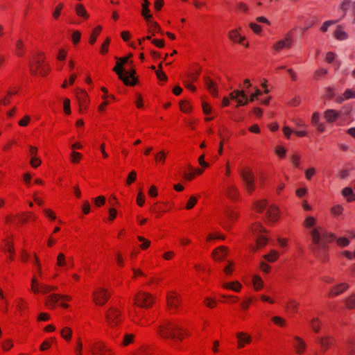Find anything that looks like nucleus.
<instances>
[{
	"label": "nucleus",
	"mask_w": 355,
	"mask_h": 355,
	"mask_svg": "<svg viewBox=\"0 0 355 355\" xmlns=\"http://www.w3.org/2000/svg\"><path fill=\"white\" fill-rule=\"evenodd\" d=\"M158 334L164 338H171L182 341L186 336L185 331L176 322L166 321L157 330Z\"/></svg>",
	"instance_id": "nucleus-1"
},
{
	"label": "nucleus",
	"mask_w": 355,
	"mask_h": 355,
	"mask_svg": "<svg viewBox=\"0 0 355 355\" xmlns=\"http://www.w3.org/2000/svg\"><path fill=\"white\" fill-rule=\"evenodd\" d=\"M312 243L314 245H320V248L322 250H325L326 243H331L336 240V236L331 233L327 232L322 226H316L313 228L309 232Z\"/></svg>",
	"instance_id": "nucleus-2"
},
{
	"label": "nucleus",
	"mask_w": 355,
	"mask_h": 355,
	"mask_svg": "<svg viewBox=\"0 0 355 355\" xmlns=\"http://www.w3.org/2000/svg\"><path fill=\"white\" fill-rule=\"evenodd\" d=\"M239 173L242 179L244 188L248 193H252L256 189L255 177L249 167L241 168Z\"/></svg>",
	"instance_id": "nucleus-3"
},
{
	"label": "nucleus",
	"mask_w": 355,
	"mask_h": 355,
	"mask_svg": "<svg viewBox=\"0 0 355 355\" xmlns=\"http://www.w3.org/2000/svg\"><path fill=\"white\" fill-rule=\"evenodd\" d=\"M106 322L110 327L114 328L122 322L121 311L115 306H111L105 314Z\"/></svg>",
	"instance_id": "nucleus-4"
},
{
	"label": "nucleus",
	"mask_w": 355,
	"mask_h": 355,
	"mask_svg": "<svg viewBox=\"0 0 355 355\" xmlns=\"http://www.w3.org/2000/svg\"><path fill=\"white\" fill-rule=\"evenodd\" d=\"M153 304V296L145 292H139L135 297V304L145 309L150 308Z\"/></svg>",
	"instance_id": "nucleus-5"
},
{
	"label": "nucleus",
	"mask_w": 355,
	"mask_h": 355,
	"mask_svg": "<svg viewBox=\"0 0 355 355\" xmlns=\"http://www.w3.org/2000/svg\"><path fill=\"white\" fill-rule=\"evenodd\" d=\"M90 352L92 355H114L112 349L101 340L91 344Z\"/></svg>",
	"instance_id": "nucleus-6"
},
{
	"label": "nucleus",
	"mask_w": 355,
	"mask_h": 355,
	"mask_svg": "<svg viewBox=\"0 0 355 355\" xmlns=\"http://www.w3.org/2000/svg\"><path fill=\"white\" fill-rule=\"evenodd\" d=\"M31 291L35 293H42L46 294L53 291L56 290V287L53 286H49L44 284H40L37 277L33 276L31 279Z\"/></svg>",
	"instance_id": "nucleus-7"
},
{
	"label": "nucleus",
	"mask_w": 355,
	"mask_h": 355,
	"mask_svg": "<svg viewBox=\"0 0 355 355\" xmlns=\"http://www.w3.org/2000/svg\"><path fill=\"white\" fill-rule=\"evenodd\" d=\"M110 293L105 288H98L93 293V299L97 305L103 306L108 300Z\"/></svg>",
	"instance_id": "nucleus-8"
},
{
	"label": "nucleus",
	"mask_w": 355,
	"mask_h": 355,
	"mask_svg": "<svg viewBox=\"0 0 355 355\" xmlns=\"http://www.w3.org/2000/svg\"><path fill=\"white\" fill-rule=\"evenodd\" d=\"M166 302L168 309L171 311H175L181 303L180 296L175 292H168L166 296Z\"/></svg>",
	"instance_id": "nucleus-9"
},
{
	"label": "nucleus",
	"mask_w": 355,
	"mask_h": 355,
	"mask_svg": "<svg viewBox=\"0 0 355 355\" xmlns=\"http://www.w3.org/2000/svg\"><path fill=\"white\" fill-rule=\"evenodd\" d=\"M317 341L320 345L321 352L324 353L334 345L335 338L332 336L327 335L318 337Z\"/></svg>",
	"instance_id": "nucleus-10"
},
{
	"label": "nucleus",
	"mask_w": 355,
	"mask_h": 355,
	"mask_svg": "<svg viewBox=\"0 0 355 355\" xmlns=\"http://www.w3.org/2000/svg\"><path fill=\"white\" fill-rule=\"evenodd\" d=\"M113 70L114 72H116L119 78L124 83L125 85L133 86L137 83V79H134L133 82H130V80H128V77L124 75L125 69L123 68V65L119 61L116 62V66Z\"/></svg>",
	"instance_id": "nucleus-11"
},
{
	"label": "nucleus",
	"mask_w": 355,
	"mask_h": 355,
	"mask_svg": "<svg viewBox=\"0 0 355 355\" xmlns=\"http://www.w3.org/2000/svg\"><path fill=\"white\" fill-rule=\"evenodd\" d=\"M225 181L226 182L225 186L226 196L233 201L237 200L239 198V189L234 184L229 182L227 180L225 179Z\"/></svg>",
	"instance_id": "nucleus-12"
},
{
	"label": "nucleus",
	"mask_w": 355,
	"mask_h": 355,
	"mask_svg": "<svg viewBox=\"0 0 355 355\" xmlns=\"http://www.w3.org/2000/svg\"><path fill=\"white\" fill-rule=\"evenodd\" d=\"M239 213L234 210L228 209L226 211L225 217L226 220L222 223L223 227L228 230L230 229L232 223L237 220L239 218Z\"/></svg>",
	"instance_id": "nucleus-13"
},
{
	"label": "nucleus",
	"mask_w": 355,
	"mask_h": 355,
	"mask_svg": "<svg viewBox=\"0 0 355 355\" xmlns=\"http://www.w3.org/2000/svg\"><path fill=\"white\" fill-rule=\"evenodd\" d=\"M293 347L297 354H303L307 347L306 342L300 336H293Z\"/></svg>",
	"instance_id": "nucleus-14"
},
{
	"label": "nucleus",
	"mask_w": 355,
	"mask_h": 355,
	"mask_svg": "<svg viewBox=\"0 0 355 355\" xmlns=\"http://www.w3.org/2000/svg\"><path fill=\"white\" fill-rule=\"evenodd\" d=\"M349 287V285L347 283L343 282L338 284H336L332 286L330 289L329 297H334L338 296L345 291H346Z\"/></svg>",
	"instance_id": "nucleus-15"
},
{
	"label": "nucleus",
	"mask_w": 355,
	"mask_h": 355,
	"mask_svg": "<svg viewBox=\"0 0 355 355\" xmlns=\"http://www.w3.org/2000/svg\"><path fill=\"white\" fill-rule=\"evenodd\" d=\"M228 254V248L224 245L216 248L212 252V258L215 261H223Z\"/></svg>",
	"instance_id": "nucleus-16"
},
{
	"label": "nucleus",
	"mask_w": 355,
	"mask_h": 355,
	"mask_svg": "<svg viewBox=\"0 0 355 355\" xmlns=\"http://www.w3.org/2000/svg\"><path fill=\"white\" fill-rule=\"evenodd\" d=\"M238 340V348H243L245 345L250 344L252 341V337L245 332H239L236 334Z\"/></svg>",
	"instance_id": "nucleus-17"
},
{
	"label": "nucleus",
	"mask_w": 355,
	"mask_h": 355,
	"mask_svg": "<svg viewBox=\"0 0 355 355\" xmlns=\"http://www.w3.org/2000/svg\"><path fill=\"white\" fill-rule=\"evenodd\" d=\"M205 85L209 93L214 97L218 96V88L216 84L209 77H205Z\"/></svg>",
	"instance_id": "nucleus-18"
},
{
	"label": "nucleus",
	"mask_w": 355,
	"mask_h": 355,
	"mask_svg": "<svg viewBox=\"0 0 355 355\" xmlns=\"http://www.w3.org/2000/svg\"><path fill=\"white\" fill-rule=\"evenodd\" d=\"M300 302L295 299L291 298L286 305V311L290 313H295L298 311Z\"/></svg>",
	"instance_id": "nucleus-19"
},
{
	"label": "nucleus",
	"mask_w": 355,
	"mask_h": 355,
	"mask_svg": "<svg viewBox=\"0 0 355 355\" xmlns=\"http://www.w3.org/2000/svg\"><path fill=\"white\" fill-rule=\"evenodd\" d=\"M222 286L225 289L232 290L237 293L240 292L242 288L241 284L238 281L224 282L223 283Z\"/></svg>",
	"instance_id": "nucleus-20"
},
{
	"label": "nucleus",
	"mask_w": 355,
	"mask_h": 355,
	"mask_svg": "<svg viewBox=\"0 0 355 355\" xmlns=\"http://www.w3.org/2000/svg\"><path fill=\"white\" fill-rule=\"evenodd\" d=\"M267 218L270 221L275 222L279 217V210L275 206H270L267 211Z\"/></svg>",
	"instance_id": "nucleus-21"
},
{
	"label": "nucleus",
	"mask_w": 355,
	"mask_h": 355,
	"mask_svg": "<svg viewBox=\"0 0 355 355\" xmlns=\"http://www.w3.org/2000/svg\"><path fill=\"white\" fill-rule=\"evenodd\" d=\"M339 114V112L334 110H327L324 112V117L327 122L332 123L338 119Z\"/></svg>",
	"instance_id": "nucleus-22"
},
{
	"label": "nucleus",
	"mask_w": 355,
	"mask_h": 355,
	"mask_svg": "<svg viewBox=\"0 0 355 355\" xmlns=\"http://www.w3.org/2000/svg\"><path fill=\"white\" fill-rule=\"evenodd\" d=\"M56 266L60 268H64V269H67V258L64 253L60 252L58 254L56 259Z\"/></svg>",
	"instance_id": "nucleus-23"
},
{
	"label": "nucleus",
	"mask_w": 355,
	"mask_h": 355,
	"mask_svg": "<svg viewBox=\"0 0 355 355\" xmlns=\"http://www.w3.org/2000/svg\"><path fill=\"white\" fill-rule=\"evenodd\" d=\"M267 243L268 239L265 236L260 235L257 239L255 247H252V250L255 251L258 249L262 248L266 246Z\"/></svg>",
	"instance_id": "nucleus-24"
},
{
	"label": "nucleus",
	"mask_w": 355,
	"mask_h": 355,
	"mask_svg": "<svg viewBox=\"0 0 355 355\" xmlns=\"http://www.w3.org/2000/svg\"><path fill=\"white\" fill-rule=\"evenodd\" d=\"M150 5V2L148 0H144V3L142 4V10L141 15L144 17L145 19L148 21L152 18V15H150V10L148 6Z\"/></svg>",
	"instance_id": "nucleus-25"
},
{
	"label": "nucleus",
	"mask_w": 355,
	"mask_h": 355,
	"mask_svg": "<svg viewBox=\"0 0 355 355\" xmlns=\"http://www.w3.org/2000/svg\"><path fill=\"white\" fill-rule=\"evenodd\" d=\"M309 324L315 333H318L320 331L322 322L318 317L313 318L310 320Z\"/></svg>",
	"instance_id": "nucleus-26"
},
{
	"label": "nucleus",
	"mask_w": 355,
	"mask_h": 355,
	"mask_svg": "<svg viewBox=\"0 0 355 355\" xmlns=\"http://www.w3.org/2000/svg\"><path fill=\"white\" fill-rule=\"evenodd\" d=\"M60 300H61V295L53 294L49 296L46 304L50 309H53L55 303Z\"/></svg>",
	"instance_id": "nucleus-27"
},
{
	"label": "nucleus",
	"mask_w": 355,
	"mask_h": 355,
	"mask_svg": "<svg viewBox=\"0 0 355 355\" xmlns=\"http://www.w3.org/2000/svg\"><path fill=\"white\" fill-rule=\"evenodd\" d=\"M342 195L347 198L348 202L355 200V195L350 187H345L342 190Z\"/></svg>",
	"instance_id": "nucleus-28"
},
{
	"label": "nucleus",
	"mask_w": 355,
	"mask_h": 355,
	"mask_svg": "<svg viewBox=\"0 0 355 355\" xmlns=\"http://www.w3.org/2000/svg\"><path fill=\"white\" fill-rule=\"evenodd\" d=\"M252 284L255 291H260L263 286V282L261 277L259 275H255L252 279Z\"/></svg>",
	"instance_id": "nucleus-29"
},
{
	"label": "nucleus",
	"mask_w": 355,
	"mask_h": 355,
	"mask_svg": "<svg viewBox=\"0 0 355 355\" xmlns=\"http://www.w3.org/2000/svg\"><path fill=\"white\" fill-rule=\"evenodd\" d=\"M77 98L80 103V111H82V108H86L87 104V94L85 91H80V94H77Z\"/></svg>",
	"instance_id": "nucleus-30"
},
{
	"label": "nucleus",
	"mask_w": 355,
	"mask_h": 355,
	"mask_svg": "<svg viewBox=\"0 0 355 355\" xmlns=\"http://www.w3.org/2000/svg\"><path fill=\"white\" fill-rule=\"evenodd\" d=\"M346 308L349 309H355V293H353L345 299Z\"/></svg>",
	"instance_id": "nucleus-31"
},
{
	"label": "nucleus",
	"mask_w": 355,
	"mask_h": 355,
	"mask_svg": "<svg viewBox=\"0 0 355 355\" xmlns=\"http://www.w3.org/2000/svg\"><path fill=\"white\" fill-rule=\"evenodd\" d=\"M5 245H4V250L10 253V259L13 260L14 259V254H15V248L14 245L12 242H10L8 241H4Z\"/></svg>",
	"instance_id": "nucleus-32"
},
{
	"label": "nucleus",
	"mask_w": 355,
	"mask_h": 355,
	"mask_svg": "<svg viewBox=\"0 0 355 355\" xmlns=\"http://www.w3.org/2000/svg\"><path fill=\"white\" fill-rule=\"evenodd\" d=\"M75 9H76V12L78 16L82 17L84 19H87L89 17V15H88L87 10H85V7L82 4H77L76 6Z\"/></svg>",
	"instance_id": "nucleus-33"
},
{
	"label": "nucleus",
	"mask_w": 355,
	"mask_h": 355,
	"mask_svg": "<svg viewBox=\"0 0 355 355\" xmlns=\"http://www.w3.org/2000/svg\"><path fill=\"white\" fill-rule=\"evenodd\" d=\"M229 38L236 42L242 44V41L245 39L243 37L240 35L236 31H232L228 34Z\"/></svg>",
	"instance_id": "nucleus-34"
},
{
	"label": "nucleus",
	"mask_w": 355,
	"mask_h": 355,
	"mask_svg": "<svg viewBox=\"0 0 355 355\" xmlns=\"http://www.w3.org/2000/svg\"><path fill=\"white\" fill-rule=\"evenodd\" d=\"M279 257V253L275 250H272L267 254L263 256V258L269 262H275Z\"/></svg>",
	"instance_id": "nucleus-35"
},
{
	"label": "nucleus",
	"mask_w": 355,
	"mask_h": 355,
	"mask_svg": "<svg viewBox=\"0 0 355 355\" xmlns=\"http://www.w3.org/2000/svg\"><path fill=\"white\" fill-rule=\"evenodd\" d=\"M16 54L18 56H22L24 54V43L21 39H18L15 42Z\"/></svg>",
	"instance_id": "nucleus-36"
},
{
	"label": "nucleus",
	"mask_w": 355,
	"mask_h": 355,
	"mask_svg": "<svg viewBox=\"0 0 355 355\" xmlns=\"http://www.w3.org/2000/svg\"><path fill=\"white\" fill-rule=\"evenodd\" d=\"M239 97L245 98V92L242 89H235L230 94V98L231 100L235 101Z\"/></svg>",
	"instance_id": "nucleus-37"
},
{
	"label": "nucleus",
	"mask_w": 355,
	"mask_h": 355,
	"mask_svg": "<svg viewBox=\"0 0 355 355\" xmlns=\"http://www.w3.org/2000/svg\"><path fill=\"white\" fill-rule=\"evenodd\" d=\"M61 336L67 341H69L72 336V330L68 327H64L60 332Z\"/></svg>",
	"instance_id": "nucleus-38"
},
{
	"label": "nucleus",
	"mask_w": 355,
	"mask_h": 355,
	"mask_svg": "<svg viewBox=\"0 0 355 355\" xmlns=\"http://www.w3.org/2000/svg\"><path fill=\"white\" fill-rule=\"evenodd\" d=\"M83 344L80 337H78L76 340V345L74 348V352L76 355H83Z\"/></svg>",
	"instance_id": "nucleus-39"
},
{
	"label": "nucleus",
	"mask_w": 355,
	"mask_h": 355,
	"mask_svg": "<svg viewBox=\"0 0 355 355\" xmlns=\"http://www.w3.org/2000/svg\"><path fill=\"white\" fill-rule=\"evenodd\" d=\"M268 202L266 200L257 201L254 203V209L257 212H261L266 207Z\"/></svg>",
	"instance_id": "nucleus-40"
},
{
	"label": "nucleus",
	"mask_w": 355,
	"mask_h": 355,
	"mask_svg": "<svg viewBox=\"0 0 355 355\" xmlns=\"http://www.w3.org/2000/svg\"><path fill=\"white\" fill-rule=\"evenodd\" d=\"M315 223H316V220L313 216H308V217H306V219L304 221V225L306 228H310V227H313L314 228L315 227L314 226L315 225Z\"/></svg>",
	"instance_id": "nucleus-41"
},
{
	"label": "nucleus",
	"mask_w": 355,
	"mask_h": 355,
	"mask_svg": "<svg viewBox=\"0 0 355 355\" xmlns=\"http://www.w3.org/2000/svg\"><path fill=\"white\" fill-rule=\"evenodd\" d=\"M335 37L336 39L339 40H344L347 38V34L343 31L340 27H338V28L335 31Z\"/></svg>",
	"instance_id": "nucleus-42"
},
{
	"label": "nucleus",
	"mask_w": 355,
	"mask_h": 355,
	"mask_svg": "<svg viewBox=\"0 0 355 355\" xmlns=\"http://www.w3.org/2000/svg\"><path fill=\"white\" fill-rule=\"evenodd\" d=\"M135 335L132 334H126L124 336L122 345L123 346H128V345L133 343Z\"/></svg>",
	"instance_id": "nucleus-43"
},
{
	"label": "nucleus",
	"mask_w": 355,
	"mask_h": 355,
	"mask_svg": "<svg viewBox=\"0 0 355 355\" xmlns=\"http://www.w3.org/2000/svg\"><path fill=\"white\" fill-rule=\"evenodd\" d=\"M137 239L141 242V244L140 245V248L142 250H146L148 248L150 245V241L146 239H145L144 236H138Z\"/></svg>",
	"instance_id": "nucleus-44"
},
{
	"label": "nucleus",
	"mask_w": 355,
	"mask_h": 355,
	"mask_svg": "<svg viewBox=\"0 0 355 355\" xmlns=\"http://www.w3.org/2000/svg\"><path fill=\"white\" fill-rule=\"evenodd\" d=\"M271 320L275 324L279 327H284L286 324V320L279 316H274Z\"/></svg>",
	"instance_id": "nucleus-45"
},
{
	"label": "nucleus",
	"mask_w": 355,
	"mask_h": 355,
	"mask_svg": "<svg viewBox=\"0 0 355 355\" xmlns=\"http://www.w3.org/2000/svg\"><path fill=\"white\" fill-rule=\"evenodd\" d=\"M234 263L233 261H227V266L225 267L223 271L227 275H232V273L233 272L234 270Z\"/></svg>",
	"instance_id": "nucleus-46"
},
{
	"label": "nucleus",
	"mask_w": 355,
	"mask_h": 355,
	"mask_svg": "<svg viewBox=\"0 0 355 355\" xmlns=\"http://www.w3.org/2000/svg\"><path fill=\"white\" fill-rule=\"evenodd\" d=\"M343 211V207L340 205H336L331 207V213L335 216H338L340 215Z\"/></svg>",
	"instance_id": "nucleus-47"
},
{
	"label": "nucleus",
	"mask_w": 355,
	"mask_h": 355,
	"mask_svg": "<svg viewBox=\"0 0 355 355\" xmlns=\"http://www.w3.org/2000/svg\"><path fill=\"white\" fill-rule=\"evenodd\" d=\"M252 231L254 234L266 232V230L259 223L253 224L252 226Z\"/></svg>",
	"instance_id": "nucleus-48"
},
{
	"label": "nucleus",
	"mask_w": 355,
	"mask_h": 355,
	"mask_svg": "<svg viewBox=\"0 0 355 355\" xmlns=\"http://www.w3.org/2000/svg\"><path fill=\"white\" fill-rule=\"evenodd\" d=\"M101 26H97L94 30V32L92 33V34L91 35L90 38H89V43L90 44H93L95 43V42L96 40V37L98 36V34L101 31Z\"/></svg>",
	"instance_id": "nucleus-49"
},
{
	"label": "nucleus",
	"mask_w": 355,
	"mask_h": 355,
	"mask_svg": "<svg viewBox=\"0 0 355 355\" xmlns=\"http://www.w3.org/2000/svg\"><path fill=\"white\" fill-rule=\"evenodd\" d=\"M204 304L205 306L210 309H214L217 305V302L215 300H213L209 297H207L204 300Z\"/></svg>",
	"instance_id": "nucleus-50"
},
{
	"label": "nucleus",
	"mask_w": 355,
	"mask_h": 355,
	"mask_svg": "<svg viewBox=\"0 0 355 355\" xmlns=\"http://www.w3.org/2000/svg\"><path fill=\"white\" fill-rule=\"evenodd\" d=\"M19 219L21 221L22 223H27L29 220H35V217L33 216V214L29 212L27 213L26 215H21L19 216Z\"/></svg>",
	"instance_id": "nucleus-51"
},
{
	"label": "nucleus",
	"mask_w": 355,
	"mask_h": 355,
	"mask_svg": "<svg viewBox=\"0 0 355 355\" xmlns=\"http://www.w3.org/2000/svg\"><path fill=\"white\" fill-rule=\"evenodd\" d=\"M284 48H286L284 39L279 40L278 42L275 43L273 45L274 50H275L277 51H279Z\"/></svg>",
	"instance_id": "nucleus-52"
},
{
	"label": "nucleus",
	"mask_w": 355,
	"mask_h": 355,
	"mask_svg": "<svg viewBox=\"0 0 355 355\" xmlns=\"http://www.w3.org/2000/svg\"><path fill=\"white\" fill-rule=\"evenodd\" d=\"M336 243L340 247H346L349 244V240L346 237H340L336 239Z\"/></svg>",
	"instance_id": "nucleus-53"
},
{
	"label": "nucleus",
	"mask_w": 355,
	"mask_h": 355,
	"mask_svg": "<svg viewBox=\"0 0 355 355\" xmlns=\"http://www.w3.org/2000/svg\"><path fill=\"white\" fill-rule=\"evenodd\" d=\"M197 201H198V199L196 197H195V196L190 197V198L189 199V200L187 203L186 209H191L196 205V204L197 203Z\"/></svg>",
	"instance_id": "nucleus-54"
},
{
	"label": "nucleus",
	"mask_w": 355,
	"mask_h": 355,
	"mask_svg": "<svg viewBox=\"0 0 355 355\" xmlns=\"http://www.w3.org/2000/svg\"><path fill=\"white\" fill-rule=\"evenodd\" d=\"M162 67V64H159V70L156 71L155 73H156V75H157V77L159 80H167V76L161 70Z\"/></svg>",
	"instance_id": "nucleus-55"
},
{
	"label": "nucleus",
	"mask_w": 355,
	"mask_h": 355,
	"mask_svg": "<svg viewBox=\"0 0 355 355\" xmlns=\"http://www.w3.org/2000/svg\"><path fill=\"white\" fill-rule=\"evenodd\" d=\"M327 73V70L324 68H320L316 70L314 73V78L315 79H319L320 78L324 76Z\"/></svg>",
	"instance_id": "nucleus-56"
},
{
	"label": "nucleus",
	"mask_w": 355,
	"mask_h": 355,
	"mask_svg": "<svg viewBox=\"0 0 355 355\" xmlns=\"http://www.w3.org/2000/svg\"><path fill=\"white\" fill-rule=\"evenodd\" d=\"M42 67V61L40 60H36L35 66L31 65L30 69L32 73L35 74L37 70H40V69Z\"/></svg>",
	"instance_id": "nucleus-57"
},
{
	"label": "nucleus",
	"mask_w": 355,
	"mask_h": 355,
	"mask_svg": "<svg viewBox=\"0 0 355 355\" xmlns=\"http://www.w3.org/2000/svg\"><path fill=\"white\" fill-rule=\"evenodd\" d=\"M105 198L103 196H100L94 198L95 205L98 207H101V206H103L105 204Z\"/></svg>",
	"instance_id": "nucleus-58"
},
{
	"label": "nucleus",
	"mask_w": 355,
	"mask_h": 355,
	"mask_svg": "<svg viewBox=\"0 0 355 355\" xmlns=\"http://www.w3.org/2000/svg\"><path fill=\"white\" fill-rule=\"evenodd\" d=\"M312 251L314 253V254L318 257L319 259H320L323 262H326L327 260V255L325 253H324V254L322 255H320L319 252H318V248L317 247H314L312 249Z\"/></svg>",
	"instance_id": "nucleus-59"
},
{
	"label": "nucleus",
	"mask_w": 355,
	"mask_h": 355,
	"mask_svg": "<svg viewBox=\"0 0 355 355\" xmlns=\"http://www.w3.org/2000/svg\"><path fill=\"white\" fill-rule=\"evenodd\" d=\"M137 178V173L135 171H131L127 178L126 183L128 185L131 184L132 182H134Z\"/></svg>",
	"instance_id": "nucleus-60"
},
{
	"label": "nucleus",
	"mask_w": 355,
	"mask_h": 355,
	"mask_svg": "<svg viewBox=\"0 0 355 355\" xmlns=\"http://www.w3.org/2000/svg\"><path fill=\"white\" fill-rule=\"evenodd\" d=\"M147 22L150 24L151 28H153V33L158 32V33L163 34V31H162L161 28L156 22L152 21L150 19Z\"/></svg>",
	"instance_id": "nucleus-61"
},
{
	"label": "nucleus",
	"mask_w": 355,
	"mask_h": 355,
	"mask_svg": "<svg viewBox=\"0 0 355 355\" xmlns=\"http://www.w3.org/2000/svg\"><path fill=\"white\" fill-rule=\"evenodd\" d=\"M349 6H351L355 10V2L351 3L348 0L345 1L341 3L340 9L345 11Z\"/></svg>",
	"instance_id": "nucleus-62"
},
{
	"label": "nucleus",
	"mask_w": 355,
	"mask_h": 355,
	"mask_svg": "<svg viewBox=\"0 0 355 355\" xmlns=\"http://www.w3.org/2000/svg\"><path fill=\"white\" fill-rule=\"evenodd\" d=\"M41 163L42 161L39 159L38 157H32L30 161V164L33 168L38 167Z\"/></svg>",
	"instance_id": "nucleus-63"
},
{
	"label": "nucleus",
	"mask_w": 355,
	"mask_h": 355,
	"mask_svg": "<svg viewBox=\"0 0 355 355\" xmlns=\"http://www.w3.org/2000/svg\"><path fill=\"white\" fill-rule=\"evenodd\" d=\"M262 92L260 89L256 88L255 92L252 93L249 97V100L250 102H253L255 99H258L259 96L261 95Z\"/></svg>",
	"instance_id": "nucleus-64"
}]
</instances>
